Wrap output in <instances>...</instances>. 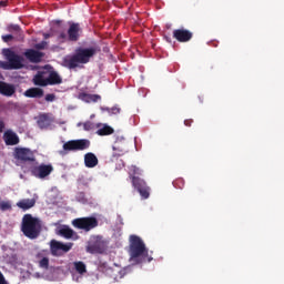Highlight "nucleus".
<instances>
[{
  "label": "nucleus",
  "instance_id": "nucleus-17",
  "mask_svg": "<svg viewBox=\"0 0 284 284\" xmlns=\"http://www.w3.org/2000/svg\"><path fill=\"white\" fill-rule=\"evenodd\" d=\"M6 145H19L20 143V139H19V135L12 131V130H7L4 133H3V136H2Z\"/></svg>",
  "mask_w": 284,
  "mask_h": 284
},
{
  "label": "nucleus",
  "instance_id": "nucleus-2",
  "mask_svg": "<svg viewBox=\"0 0 284 284\" xmlns=\"http://www.w3.org/2000/svg\"><path fill=\"white\" fill-rule=\"evenodd\" d=\"M61 20H55L51 27V32H57L58 30L57 39L59 43H68V41L77 43V41L81 39V33L83 32L81 24L79 22H69V29L65 33V31H59L61 30Z\"/></svg>",
  "mask_w": 284,
  "mask_h": 284
},
{
  "label": "nucleus",
  "instance_id": "nucleus-24",
  "mask_svg": "<svg viewBox=\"0 0 284 284\" xmlns=\"http://www.w3.org/2000/svg\"><path fill=\"white\" fill-rule=\"evenodd\" d=\"M24 97H27L28 99H41V98H43V89H41V88L28 89L24 92Z\"/></svg>",
  "mask_w": 284,
  "mask_h": 284
},
{
  "label": "nucleus",
  "instance_id": "nucleus-8",
  "mask_svg": "<svg viewBox=\"0 0 284 284\" xmlns=\"http://www.w3.org/2000/svg\"><path fill=\"white\" fill-rule=\"evenodd\" d=\"M105 240H103V236L95 235L92 236L91 240L88 243L87 252L89 254H103L105 252Z\"/></svg>",
  "mask_w": 284,
  "mask_h": 284
},
{
  "label": "nucleus",
  "instance_id": "nucleus-21",
  "mask_svg": "<svg viewBox=\"0 0 284 284\" xmlns=\"http://www.w3.org/2000/svg\"><path fill=\"white\" fill-rule=\"evenodd\" d=\"M36 258L40 260L38 265L41 270H50V258L45 256V251L38 252Z\"/></svg>",
  "mask_w": 284,
  "mask_h": 284
},
{
  "label": "nucleus",
  "instance_id": "nucleus-14",
  "mask_svg": "<svg viewBox=\"0 0 284 284\" xmlns=\"http://www.w3.org/2000/svg\"><path fill=\"white\" fill-rule=\"evenodd\" d=\"M192 37H194V34L187 29L182 28L173 30V39L179 41V43H187V41L192 40Z\"/></svg>",
  "mask_w": 284,
  "mask_h": 284
},
{
  "label": "nucleus",
  "instance_id": "nucleus-20",
  "mask_svg": "<svg viewBox=\"0 0 284 284\" xmlns=\"http://www.w3.org/2000/svg\"><path fill=\"white\" fill-rule=\"evenodd\" d=\"M16 92L17 89L14 88V84L0 81V94H2V97H12Z\"/></svg>",
  "mask_w": 284,
  "mask_h": 284
},
{
  "label": "nucleus",
  "instance_id": "nucleus-44",
  "mask_svg": "<svg viewBox=\"0 0 284 284\" xmlns=\"http://www.w3.org/2000/svg\"><path fill=\"white\" fill-rule=\"evenodd\" d=\"M60 154H65V152L61 151Z\"/></svg>",
  "mask_w": 284,
  "mask_h": 284
},
{
  "label": "nucleus",
  "instance_id": "nucleus-5",
  "mask_svg": "<svg viewBox=\"0 0 284 284\" xmlns=\"http://www.w3.org/2000/svg\"><path fill=\"white\" fill-rule=\"evenodd\" d=\"M71 225H73L75 230L92 232V230L99 227V220H97L94 216L77 217L72 220Z\"/></svg>",
  "mask_w": 284,
  "mask_h": 284
},
{
  "label": "nucleus",
  "instance_id": "nucleus-16",
  "mask_svg": "<svg viewBox=\"0 0 284 284\" xmlns=\"http://www.w3.org/2000/svg\"><path fill=\"white\" fill-rule=\"evenodd\" d=\"M49 72L50 71H38V73L33 77L34 85H39L40 88H47L49 83Z\"/></svg>",
  "mask_w": 284,
  "mask_h": 284
},
{
  "label": "nucleus",
  "instance_id": "nucleus-6",
  "mask_svg": "<svg viewBox=\"0 0 284 284\" xmlns=\"http://www.w3.org/2000/svg\"><path fill=\"white\" fill-rule=\"evenodd\" d=\"M4 57L9 63L2 64L3 70H21L23 68V57L14 53V51L7 49Z\"/></svg>",
  "mask_w": 284,
  "mask_h": 284
},
{
  "label": "nucleus",
  "instance_id": "nucleus-3",
  "mask_svg": "<svg viewBox=\"0 0 284 284\" xmlns=\"http://www.w3.org/2000/svg\"><path fill=\"white\" fill-rule=\"evenodd\" d=\"M99 51L100 49L97 47L78 48L73 55L63 59V65L69 70H74L75 68H79L80 64L85 65V63H90V59H92Z\"/></svg>",
  "mask_w": 284,
  "mask_h": 284
},
{
  "label": "nucleus",
  "instance_id": "nucleus-19",
  "mask_svg": "<svg viewBox=\"0 0 284 284\" xmlns=\"http://www.w3.org/2000/svg\"><path fill=\"white\" fill-rule=\"evenodd\" d=\"M24 57L31 63H41V60L43 59V52L37 51L34 49H28L24 52Z\"/></svg>",
  "mask_w": 284,
  "mask_h": 284
},
{
  "label": "nucleus",
  "instance_id": "nucleus-35",
  "mask_svg": "<svg viewBox=\"0 0 284 284\" xmlns=\"http://www.w3.org/2000/svg\"><path fill=\"white\" fill-rule=\"evenodd\" d=\"M19 30H21V27H19V24L9 26V32H19Z\"/></svg>",
  "mask_w": 284,
  "mask_h": 284
},
{
  "label": "nucleus",
  "instance_id": "nucleus-22",
  "mask_svg": "<svg viewBox=\"0 0 284 284\" xmlns=\"http://www.w3.org/2000/svg\"><path fill=\"white\" fill-rule=\"evenodd\" d=\"M84 165L85 168H97L99 165V158L92 152L85 153Z\"/></svg>",
  "mask_w": 284,
  "mask_h": 284
},
{
  "label": "nucleus",
  "instance_id": "nucleus-33",
  "mask_svg": "<svg viewBox=\"0 0 284 284\" xmlns=\"http://www.w3.org/2000/svg\"><path fill=\"white\" fill-rule=\"evenodd\" d=\"M78 201H80V203H88V197H85L84 192L78 193Z\"/></svg>",
  "mask_w": 284,
  "mask_h": 284
},
{
  "label": "nucleus",
  "instance_id": "nucleus-12",
  "mask_svg": "<svg viewBox=\"0 0 284 284\" xmlns=\"http://www.w3.org/2000/svg\"><path fill=\"white\" fill-rule=\"evenodd\" d=\"M73 243L63 244V242L51 241V254L52 256H61V252H70Z\"/></svg>",
  "mask_w": 284,
  "mask_h": 284
},
{
  "label": "nucleus",
  "instance_id": "nucleus-23",
  "mask_svg": "<svg viewBox=\"0 0 284 284\" xmlns=\"http://www.w3.org/2000/svg\"><path fill=\"white\" fill-rule=\"evenodd\" d=\"M34 205H37V200L34 199H23L17 203V207H20V210H23V212L31 210V207H34Z\"/></svg>",
  "mask_w": 284,
  "mask_h": 284
},
{
  "label": "nucleus",
  "instance_id": "nucleus-1",
  "mask_svg": "<svg viewBox=\"0 0 284 284\" xmlns=\"http://www.w3.org/2000/svg\"><path fill=\"white\" fill-rule=\"evenodd\" d=\"M130 263L132 265H141V263H152V256H150L145 242L138 236H130L129 244Z\"/></svg>",
  "mask_w": 284,
  "mask_h": 284
},
{
  "label": "nucleus",
  "instance_id": "nucleus-34",
  "mask_svg": "<svg viewBox=\"0 0 284 284\" xmlns=\"http://www.w3.org/2000/svg\"><path fill=\"white\" fill-rule=\"evenodd\" d=\"M57 99V95H54V93H48L44 98V100L48 102V103H52V101H54Z\"/></svg>",
  "mask_w": 284,
  "mask_h": 284
},
{
  "label": "nucleus",
  "instance_id": "nucleus-18",
  "mask_svg": "<svg viewBox=\"0 0 284 284\" xmlns=\"http://www.w3.org/2000/svg\"><path fill=\"white\" fill-rule=\"evenodd\" d=\"M58 234L60 236H63V239H68V240L72 239V241H79L80 239L79 234L68 225H63L59 230Z\"/></svg>",
  "mask_w": 284,
  "mask_h": 284
},
{
  "label": "nucleus",
  "instance_id": "nucleus-27",
  "mask_svg": "<svg viewBox=\"0 0 284 284\" xmlns=\"http://www.w3.org/2000/svg\"><path fill=\"white\" fill-rule=\"evenodd\" d=\"M99 136H110V134H114V129L110 125H104L103 128L97 131Z\"/></svg>",
  "mask_w": 284,
  "mask_h": 284
},
{
  "label": "nucleus",
  "instance_id": "nucleus-15",
  "mask_svg": "<svg viewBox=\"0 0 284 284\" xmlns=\"http://www.w3.org/2000/svg\"><path fill=\"white\" fill-rule=\"evenodd\" d=\"M52 123H54V118L52 116V113H42L38 116L37 124L40 130H48V128H50Z\"/></svg>",
  "mask_w": 284,
  "mask_h": 284
},
{
  "label": "nucleus",
  "instance_id": "nucleus-43",
  "mask_svg": "<svg viewBox=\"0 0 284 284\" xmlns=\"http://www.w3.org/2000/svg\"><path fill=\"white\" fill-rule=\"evenodd\" d=\"M166 41H169V43H172V41L169 38H166Z\"/></svg>",
  "mask_w": 284,
  "mask_h": 284
},
{
  "label": "nucleus",
  "instance_id": "nucleus-32",
  "mask_svg": "<svg viewBox=\"0 0 284 284\" xmlns=\"http://www.w3.org/2000/svg\"><path fill=\"white\" fill-rule=\"evenodd\" d=\"M0 210L2 212H7V210H12V205L9 202H2L0 204Z\"/></svg>",
  "mask_w": 284,
  "mask_h": 284
},
{
  "label": "nucleus",
  "instance_id": "nucleus-11",
  "mask_svg": "<svg viewBox=\"0 0 284 284\" xmlns=\"http://www.w3.org/2000/svg\"><path fill=\"white\" fill-rule=\"evenodd\" d=\"M113 156H123L128 152V140L123 136H118L113 144Z\"/></svg>",
  "mask_w": 284,
  "mask_h": 284
},
{
  "label": "nucleus",
  "instance_id": "nucleus-7",
  "mask_svg": "<svg viewBox=\"0 0 284 284\" xmlns=\"http://www.w3.org/2000/svg\"><path fill=\"white\" fill-rule=\"evenodd\" d=\"M92 143L88 139L71 140L63 144L64 152H83V150H90Z\"/></svg>",
  "mask_w": 284,
  "mask_h": 284
},
{
  "label": "nucleus",
  "instance_id": "nucleus-29",
  "mask_svg": "<svg viewBox=\"0 0 284 284\" xmlns=\"http://www.w3.org/2000/svg\"><path fill=\"white\" fill-rule=\"evenodd\" d=\"M73 265L78 274H85L88 272V267L85 266V263H83L82 261L74 262Z\"/></svg>",
  "mask_w": 284,
  "mask_h": 284
},
{
  "label": "nucleus",
  "instance_id": "nucleus-36",
  "mask_svg": "<svg viewBox=\"0 0 284 284\" xmlns=\"http://www.w3.org/2000/svg\"><path fill=\"white\" fill-rule=\"evenodd\" d=\"M13 39H14V37L12 34L2 36V41H4V43H8V42L12 41Z\"/></svg>",
  "mask_w": 284,
  "mask_h": 284
},
{
  "label": "nucleus",
  "instance_id": "nucleus-41",
  "mask_svg": "<svg viewBox=\"0 0 284 284\" xmlns=\"http://www.w3.org/2000/svg\"><path fill=\"white\" fill-rule=\"evenodd\" d=\"M8 6V1H0V8H6Z\"/></svg>",
  "mask_w": 284,
  "mask_h": 284
},
{
  "label": "nucleus",
  "instance_id": "nucleus-9",
  "mask_svg": "<svg viewBox=\"0 0 284 284\" xmlns=\"http://www.w3.org/2000/svg\"><path fill=\"white\" fill-rule=\"evenodd\" d=\"M30 172H31V175L34 176L36 179H40L43 181L54 172V166L50 163L49 164L41 163L34 166H31Z\"/></svg>",
  "mask_w": 284,
  "mask_h": 284
},
{
  "label": "nucleus",
  "instance_id": "nucleus-42",
  "mask_svg": "<svg viewBox=\"0 0 284 284\" xmlns=\"http://www.w3.org/2000/svg\"><path fill=\"white\" fill-rule=\"evenodd\" d=\"M51 37H52V34H50V33L44 34V39H50Z\"/></svg>",
  "mask_w": 284,
  "mask_h": 284
},
{
  "label": "nucleus",
  "instance_id": "nucleus-13",
  "mask_svg": "<svg viewBox=\"0 0 284 284\" xmlns=\"http://www.w3.org/2000/svg\"><path fill=\"white\" fill-rule=\"evenodd\" d=\"M16 159L22 163H28L34 161V153L30 149L16 148Z\"/></svg>",
  "mask_w": 284,
  "mask_h": 284
},
{
  "label": "nucleus",
  "instance_id": "nucleus-25",
  "mask_svg": "<svg viewBox=\"0 0 284 284\" xmlns=\"http://www.w3.org/2000/svg\"><path fill=\"white\" fill-rule=\"evenodd\" d=\"M79 99H81V101H85V103H97L98 101H101V95L80 93Z\"/></svg>",
  "mask_w": 284,
  "mask_h": 284
},
{
  "label": "nucleus",
  "instance_id": "nucleus-38",
  "mask_svg": "<svg viewBox=\"0 0 284 284\" xmlns=\"http://www.w3.org/2000/svg\"><path fill=\"white\" fill-rule=\"evenodd\" d=\"M4 129H6V123L3 122V120H0V134L1 132H3Z\"/></svg>",
  "mask_w": 284,
  "mask_h": 284
},
{
  "label": "nucleus",
  "instance_id": "nucleus-28",
  "mask_svg": "<svg viewBox=\"0 0 284 284\" xmlns=\"http://www.w3.org/2000/svg\"><path fill=\"white\" fill-rule=\"evenodd\" d=\"M83 126L84 132H91V130L97 129V124L92 121L79 122L78 128Z\"/></svg>",
  "mask_w": 284,
  "mask_h": 284
},
{
  "label": "nucleus",
  "instance_id": "nucleus-26",
  "mask_svg": "<svg viewBox=\"0 0 284 284\" xmlns=\"http://www.w3.org/2000/svg\"><path fill=\"white\" fill-rule=\"evenodd\" d=\"M61 83H63L61 75H59V73H57V71H49L48 85H61Z\"/></svg>",
  "mask_w": 284,
  "mask_h": 284
},
{
  "label": "nucleus",
  "instance_id": "nucleus-40",
  "mask_svg": "<svg viewBox=\"0 0 284 284\" xmlns=\"http://www.w3.org/2000/svg\"><path fill=\"white\" fill-rule=\"evenodd\" d=\"M36 48H37L38 50H43V48H45V43L42 42V43H40V44H37Z\"/></svg>",
  "mask_w": 284,
  "mask_h": 284
},
{
  "label": "nucleus",
  "instance_id": "nucleus-31",
  "mask_svg": "<svg viewBox=\"0 0 284 284\" xmlns=\"http://www.w3.org/2000/svg\"><path fill=\"white\" fill-rule=\"evenodd\" d=\"M102 112H109V114H121V108L112 106V108H101Z\"/></svg>",
  "mask_w": 284,
  "mask_h": 284
},
{
  "label": "nucleus",
  "instance_id": "nucleus-10",
  "mask_svg": "<svg viewBox=\"0 0 284 284\" xmlns=\"http://www.w3.org/2000/svg\"><path fill=\"white\" fill-rule=\"evenodd\" d=\"M131 183L142 199H150V186H148L145 180L139 176H133V179H131Z\"/></svg>",
  "mask_w": 284,
  "mask_h": 284
},
{
  "label": "nucleus",
  "instance_id": "nucleus-30",
  "mask_svg": "<svg viewBox=\"0 0 284 284\" xmlns=\"http://www.w3.org/2000/svg\"><path fill=\"white\" fill-rule=\"evenodd\" d=\"M129 174H130V179L132 180L133 176H141V174H143V171L140 168H138L136 165H132L130 168Z\"/></svg>",
  "mask_w": 284,
  "mask_h": 284
},
{
  "label": "nucleus",
  "instance_id": "nucleus-4",
  "mask_svg": "<svg viewBox=\"0 0 284 284\" xmlns=\"http://www.w3.org/2000/svg\"><path fill=\"white\" fill-rule=\"evenodd\" d=\"M21 232L27 239H39L41 234V220L32 216V214H24L22 217Z\"/></svg>",
  "mask_w": 284,
  "mask_h": 284
},
{
  "label": "nucleus",
  "instance_id": "nucleus-39",
  "mask_svg": "<svg viewBox=\"0 0 284 284\" xmlns=\"http://www.w3.org/2000/svg\"><path fill=\"white\" fill-rule=\"evenodd\" d=\"M192 123H194L193 120H185L184 121V125H186V128H190L192 125Z\"/></svg>",
  "mask_w": 284,
  "mask_h": 284
},
{
  "label": "nucleus",
  "instance_id": "nucleus-37",
  "mask_svg": "<svg viewBox=\"0 0 284 284\" xmlns=\"http://www.w3.org/2000/svg\"><path fill=\"white\" fill-rule=\"evenodd\" d=\"M0 284H8V281L6 280V276H3V273L0 271Z\"/></svg>",
  "mask_w": 284,
  "mask_h": 284
}]
</instances>
